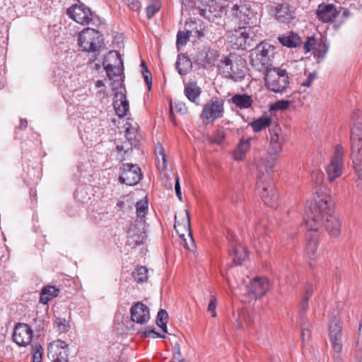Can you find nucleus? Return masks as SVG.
Listing matches in <instances>:
<instances>
[{
  "mask_svg": "<svg viewBox=\"0 0 362 362\" xmlns=\"http://www.w3.org/2000/svg\"><path fill=\"white\" fill-rule=\"evenodd\" d=\"M343 156L344 150L342 146L341 145H337L334 156L330 163L326 168L329 181L332 182L341 175L343 169Z\"/></svg>",
  "mask_w": 362,
  "mask_h": 362,
  "instance_id": "obj_13",
  "label": "nucleus"
},
{
  "mask_svg": "<svg viewBox=\"0 0 362 362\" xmlns=\"http://www.w3.org/2000/svg\"><path fill=\"white\" fill-rule=\"evenodd\" d=\"M175 65L178 73L182 76L186 75L192 68V62L185 54L177 55Z\"/></svg>",
  "mask_w": 362,
  "mask_h": 362,
  "instance_id": "obj_34",
  "label": "nucleus"
},
{
  "mask_svg": "<svg viewBox=\"0 0 362 362\" xmlns=\"http://www.w3.org/2000/svg\"><path fill=\"white\" fill-rule=\"evenodd\" d=\"M313 292V288L311 287L307 288L305 291V294L303 296L300 303V323L302 329V338L303 340H305V337L307 335L308 338L310 336V322L308 319H306L304 316L303 313L308 308V300Z\"/></svg>",
  "mask_w": 362,
  "mask_h": 362,
  "instance_id": "obj_18",
  "label": "nucleus"
},
{
  "mask_svg": "<svg viewBox=\"0 0 362 362\" xmlns=\"http://www.w3.org/2000/svg\"><path fill=\"white\" fill-rule=\"evenodd\" d=\"M232 12L240 24L245 25V26H255L257 25V18L256 15L245 5H233Z\"/></svg>",
  "mask_w": 362,
  "mask_h": 362,
  "instance_id": "obj_16",
  "label": "nucleus"
},
{
  "mask_svg": "<svg viewBox=\"0 0 362 362\" xmlns=\"http://www.w3.org/2000/svg\"><path fill=\"white\" fill-rule=\"evenodd\" d=\"M322 177V173L318 170L314 171L312 173V179L315 180L317 184H319Z\"/></svg>",
  "mask_w": 362,
  "mask_h": 362,
  "instance_id": "obj_60",
  "label": "nucleus"
},
{
  "mask_svg": "<svg viewBox=\"0 0 362 362\" xmlns=\"http://www.w3.org/2000/svg\"><path fill=\"white\" fill-rule=\"evenodd\" d=\"M59 293V288L52 286H46L43 287L40 292V302L43 304H47L51 299L57 296Z\"/></svg>",
  "mask_w": 362,
  "mask_h": 362,
  "instance_id": "obj_35",
  "label": "nucleus"
},
{
  "mask_svg": "<svg viewBox=\"0 0 362 362\" xmlns=\"http://www.w3.org/2000/svg\"><path fill=\"white\" fill-rule=\"evenodd\" d=\"M329 334L334 358L338 359L342 351V332L341 322L336 316L329 319Z\"/></svg>",
  "mask_w": 362,
  "mask_h": 362,
  "instance_id": "obj_8",
  "label": "nucleus"
},
{
  "mask_svg": "<svg viewBox=\"0 0 362 362\" xmlns=\"http://www.w3.org/2000/svg\"><path fill=\"white\" fill-rule=\"evenodd\" d=\"M43 349L40 344H35L33 348V362H41Z\"/></svg>",
  "mask_w": 362,
  "mask_h": 362,
  "instance_id": "obj_46",
  "label": "nucleus"
},
{
  "mask_svg": "<svg viewBox=\"0 0 362 362\" xmlns=\"http://www.w3.org/2000/svg\"><path fill=\"white\" fill-rule=\"evenodd\" d=\"M104 86H105L104 82L101 80L98 81L96 83V86L98 88L103 87Z\"/></svg>",
  "mask_w": 362,
  "mask_h": 362,
  "instance_id": "obj_63",
  "label": "nucleus"
},
{
  "mask_svg": "<svg viewBox=\"0 0 362 362\" xmlns=\"http://www.w3.org/2000/svg\"><path fill=\"white\" fill-rule=\"evenodd\" d=\"M272 243V238L270 236L262 235L258 238L255 247H257V251L267 252L270 249Z\"/></svg>",
  "mask_w": 362,
  "mask_h": 362,
  "instance_id": "obj_37",
  "label": "nucleus"
},
{
  "mask_svg": "<svg viewBox=\"0 0 362 362\" xmlns=\"http://www.w3.org/2000/svg\"><path fill=\"white\" fill-rule=\"evenodd\" d=\"M252 138H247V139H241L234 150L233 156L235 160H243L246 153L250 148V142Z\"/></svg>",
  "mask_w": 362,
  "mask_h": 362,
  "instance_id": "obj_26",
  "label": "nucleus"
},
{
  "mask_svg": "<svg viewBox=\"0 0 362 362\" xmlns=\"http://www.w3.org/2000/svg\"><path fill=\"white\" fill-rule=\"evenodd\" d=\"M78 45L85 52H96L103 45L102 35L95 29L87 28L79 33Z\"/></svg>",
  "mask_w": 362,
  "mask_h": 362,
  "instance_id": "obj_6",
  "label": "nucleus"
},
{
  "mask_svg": "<svg viewBox=\"0 0 362 362\" xmlns=\"http://www.w3.org/2000/svg\"><path fill=\"white\" fill-rule=\"evenodd\" d=\"M271 118L269 117H261L252 122L250 125L255 132H261L262 129L268 127L271 124Z\"/></svg>",
  "mask_w": 362,
  "mask_h": 362,
  "instance_id": "obj_36",
  "label": "nucleus"
},
{
  "mask_svg": "<svg viewBox=\"0 0 362 362\" xmlns=\"http://www.w3.org/2000/svg\"><path fill=\"white\" fill-rule=\"evenodd\" d=\"M175 353L174 354V358L177 361H180L181 358V350L180 345L178 342H176L174 346Z\"/></svg>",
  "mask_w": 362,
  "mask_h": 362,
  "instance_id": "obj_59",
  "label": "nucleus"
},
{
  "mask_svg": "<svg viewBox=\"0 0 362 362\" xmlns=\"http://www.w3.org/2000/svg\"><path fill=\"white\" fill-rule=\"evenodd\" d=\"M337 12H339V15H337L339 21L336 20L334 23V27L335 28H339L351 16L350 11L346 8L339 7V8L337 9Z\"/></svg>",
  "mask_w": 362,
  "mask_h": 362,
  "instance_id": "obj_38",
  "label": "nucleus"
},
{
  "mask_svg": "<svg viewBox=\"0 0 362 362\" xmlns=\"http://www.w3.org/2000/svg\"><path fill=\"white\" fill-rule=\"evenodd\" d=\"M220 74L226 78L238 83L243 81L246 76V71L242 65L240 60L234 54L224 57L218 64Z\"/></svg>",
  "mask_w": 362,
  "mask_h": 362,
  "instance_id": "obj_4",
  "label": "nucleus"
},
{
  "mask_svg": "<svg viewBox=\"0 0 362 362\" xmlns=\"http://www.w3.org/2000/svg\"><path fill=\"white\" fill-rule=\"evenodd\" d=\"M158 326L160 327L164 332H167V322Z\"/></svg>",
  "mask_w": 362,
  "mask_h": 362,
  "instance_id": "obj_62",
  "label": "nucleus"
},
{
  "mask_svg": "<svg viewBox=\"0 0 362 362\" xmlns=\"http://www.w3.org/2000/svg\"><path fill=\"white\" fill-rule=\"evenodd\" d=\"M352 144L351 159L358 177L362 180V139H351Z\"/></svg>",
  "mask_w": 362,
  "mask_h": 362,
  "instance_id": "obj_23",
  "label": "nucleus"
},
{
  "mask_svg": "<svg viewBox=\"0 0 362 362\" xmlns=\"http://www.w3.org/2000/svg\"><path fill=\"white\" fill-rule=\"evenodd\" d=\"M259 32L260 27L257 25L240 27L229 35L228 42L235 49H247L259 40L262 35Z\"/></svg>",
  "mask_w": 362,
  "mask_h": 362,
  "instance_id": "obj_3",
  "label": "nucleus"
},
{
  "mask_svg": "<svg viewBox=\"0 0 362 362\" xmlns=\"http://www.w3.org/2000/svg\"><path fill=\"white\" fill-rule=\"evenodd\" d=\"M270 145L265 158H259L255 160L256 170L258 172L259 179H269L274 172V168L278 156L282 151L283 139L279 133L281 129L278 127L269 130ZM261 181V180H259Z\"/></svg>",
  "mask_w": 362,
  "mask_h": 362,
  "instance_id": "obj_2",
  "label": "nucleus"
},
{
  "mask_svg": "<svg viewBox=\"0 0 362 362\" xmlns=\"http://www.w3.org/2000/svg\"><path fill=\"white\" fill-rule=\"evenodd\" d=\"M318 236L316 232L311 233L310 235H308L307 236V242L305 247V254L310 259H313L315 257L317 247H318Z\"/></svg>",
  "mask_w": 362,
  "mask_h": 362,
  "instance_id": "obj_30",
  "label": "nucleus"
},
{
  "mask_svg": "<svg viewBox=\"0 0 362 362\" xmlns=\"http://www.w3.org/2000/svg\"><path fill=\"white\" fill-rule=\"evenodd\" d=\"M358 331H359L360 333H362V320L360 322L359 330Z\"/></svg>",
  "mask_w": 362,
  "mask_h": 362,
  "instance_id": "obj_64",
  "label": "nucleus"
},
{
  "mask_svg": "<svg viewBox=\"0 0 362 362\" xmlns=\"http://www.w3.org/2000/svg\"><path fill=\"white\" fill-rule=\"evenodd\" d=\"M113 105L118 117H123L127 115L129 110V103L125 95L122 93H117L115 96Z\"/></svg>",
  "mask_w": 362,
  "mask_h": 362,
  "instance_id": "obj_25",
  "label": "nucleus"
},
{
  "mask_svg": "<svg viewBox=\"0 0 362 362\" xmlns=\"http://www.w3.org/2000/svg\"><path fill=\"white\" fill-rule=\"evenodd\" d=\"M264 80L267 88L274 93H283L289 86L288 73L280 67L267 69Z\"/></svg>",
  "mask_w": 362,
  "mask_h": 362,
  "instance_id": "obj_5",
  "label": "nucleus"
},
{
  "mask_svg": "<svg viewBox=\"0 0 362 362\" xmlns=\"http://www.w3.org/2000/svg\"><path fill=\"white\" fill-rule=\"evenodd\" d=\"M291 105V101L289 100H278L276 102L273 106L274 110H286L289 105Z\"/></svg>",
  "mask_w": 362,
  "mask_h": 362,
  "instance_id": "obj_53",
  "label": "nucleus"
},
{
  "mask_svg": "<svg viewBox=\"0 0 362 362\" xmlns=\"http://www.w3.org/2000/svg\"><path fill=\"white\" fill-rule=\"evenodd\" d=\"M231 102L240 109H247L252 107L253 100L247 94H235L231 98Z\"/></svg>",
  "mask_w": 362,
  "mask_h": 362,
  "instance_id": "obj_28",
  "label": "nucleus"
},
{
  "mask_svg": "<svg viewBox=\"0 0 362 362\" xmlns=\"http://www.w3.org/2000/svg\"><path fill=\"white\" fill-rule=\"evenodd\" d=\"M134 280L138 283H141L148 279V269L146 267H138L135 271L132 272Z\"/></svg>",
  "mask_w": 362,
  "mask_h": 362,
  "instance_id": "obj_39",
  "label": "nucleus"
},
{
  "mask_svg": "<svg viewBox=\"0 0 362 362\" xmlns=\"http://www.w3.org/2000/svg\"><path fill=\"white\" fill-rule=\"evenodd\" d=\"M66 13L71 19L81 25L95 24L93 13L83 4L71 6L67 9Z\"/></svg>",
  "mask_w": 362,
  "mask_h": 362,
  "instance_id": "obj_10",
  "label": "nucleus"
},
{
  "mask_svg": "<svg viewBox=\"0 0 362 362\" xmlns=\"http://www.w3.org/2000/svg\"><path fill=\"white\" fill-rule=\"evenodd\" d=\"M117 66H123V61L117 51H110L104 58L103 66L104 68H110L115 67Z\"/></svg>",
  "mask_w": 362,
  "mask_h": 362,
  "instance_id": "obj_33",
  "label": "nucleus"
},
{
  "mask_svg": "<svg viewBox=\"0 0 362 362\" xmlns=\"http://www.w3.org/2000/svg\"><path fill=\"white\" fill-rule=\"evenodd\" d=\"M184 93L187 99L195 104H198L199 99L202 93L201 88L195 83H189L185 86Z\"/></svg>",
  "mask_w": 362,
  "mask_h": 362,
  "instance_id": "obj_31",
  "label": "nucleus"
},
{
  "mask_svg": "<svg viewBox=\"0 0 362 362\" xmlns=\"http://www.w3.org/2000/svg\"><path fill=\"white\" fill-rule=\"evenodd\" d=\"M276 19L283 23H288L293 18V11L291 10L288 4H278L274 9Z\"/></svg>",
  "mask_w": 362,
  "mask_h": 362,
  "instance_id": "obj_24",
  "label": "nucleus"
},
{
  "mask_svg": "<svg viewBox=\"0 0 362 362\" xmlns=\"http://www.w3.org/2000/svg\"><path fill=\"white\" fill-rule=\"evenodd\" d=\"M186 214H187V228L189 230V235L190 236V239L192 241V247L189 246L187 245V243H186V247L189 250H192L193 247H194V243H193V238L192 237L191 232H190L189 215L187 211H186Z\"/></svg>",
  "mask_w": 362,
  "mask_h": 362,
  "instance_id": "obj_57",
  "label": "nucleus"
},
{
  "mask_svg": "<svg viewBox=\"0 0 362 362\" xmlns=\"http://www.w3.org/2000/svg\"><path fill=\"white\" fill-rule=\"evenodd\" d=\"M68 344L62 340H56L49 343L47 348V356L52 361L67 362Z\"/></svg>",
  "mask_w": 362,
  "mask_h": 362,
  "instance_id": "obj_15",
  "label": "nucleus"
},
{
  "mask_svg": "<svg viewBox=\"0 0 362 362\" xmlns=\"http://www.w3.org/2000/svg\"><path fill=\"white\" fill-rule=\"evenodd\" d=\"M168 317V314L165 310H160L156 319V325H160L163 323L167 322V319Z\"/></svg>",
  "mask_w": 362,
  "mask_h": 362,
  "instance_id": "obj_52",
  "label": "nucleus"
},
{
  "mask_svg": "<svg viewBox=\"0 0 362 362\" xmlns=\"http://www.w3.org/2000/svg\"><path fill=\"white\" fill-rule=\"evenodd\" d=\"M270 48L269 45L260 43L251 54L252 66L257 71H263L264 74L267 69L272 68L271 66Z\"/></svg>",
  "mask_w": 362,
  "mask_h": 362,
  "instance_id": "obj_7",
  "label": "nucleus"
},
{
  "mask_svg": "<svg viewBox=\"0 0 362 362\" xmlns=\"http://www.w3.org/2000/svg\"><path fill=\"white\" fill-rule=\"evenodd\" d=\"M230 254L233 257V262L236 265H240L247 257L248 252L241 245L233 246V249L230 250Z\"/></svg>",
  "mask_w": 362,
  "mask_h": 362,
  "instance_id": "obj_32",
  "label": "nucleus"
},
{
  "mask_svg": "<svg viewBox=\"0 0 362 362\" xmlns=\"http://www.w3.org/2000/svg\"><path fill=\"white\" fill-rule=\"evenodd\" d=\"M354 125L351 132V139H362V112L358 111L354 113Z\"/></svg>",
  "mask_w": 362,
  "mask_h": 362,
  "instance_id": "obj_29",
  "label": "nucleus"
},
{
  "mask_svg": "<svg viewBox=\"0 0 362 362\" xmlns=\"http://www.w3.org/2000/svg\"><path fill=\"white\" fill-rule=\"evenodd\" d=\"M157 158L156 162L158 163V168L159 170H165L167 167L166 156L164 153V150L162 147L156 149Z\"/></svg>",
  "mask_w": 362,
  "mask_h": 362,
  "instance_id": "obj_41",
  "label": "nucleus"
},
{
  "mask_svg": "<svg viewBox=\"0 0 362 362\" xmlns=\"http://www.w3.org/2000/svg\"><path fill=\"white\" fill-rule=\"evenodd\" d=\"M191 36L189 31H179L177 35L176 45L178 48L185 46Z\"/></svg>",
  "mask_w": 362,
  "mask_h": 362,
  "instance_id": "obj_43",
  "label": "nucleus"
},
{
  "mask_svg": "<svg viewBox=\"0 0 362 362\" xmlns=\"http://www.w3.org/2000/svg\"><path fill=\"white\" fill-rule=\"evenodd\" d=\"M130 314L132 320L140 325L145 324L150 319L149 309L141 302H138L132 306Z\"/></svg>",
  "mask_w": 362,
  "mask_h": 362,
  "instance_id": "obj_21",
  "label": "nucleus"
},
{
  "mask_svg": "<svg viewBox=\"0 0 362 362\" xmlns=\"http://www.w3.org/2000/svg\"><path fill=\"white\" fill-rule=\"evenodd\" d=\"M316 76V74L315 73H310L309 75L308 76L306 80L302 83V86H305V87H309L313 81L314 80V78H315Z\"/></svg>",
  "mask_w": 362,
  "mask_h": 362,
  "instance_id": "obj_58",
  "label": "nucleus"
},
{
  "mask_svg": "<svg viewBox=\"0 0 362 362\" xmlns=\"http://www.w3.org/2000/svg\"><path fill=\"white\" fill-rule=\"evenodd\" d=\"M272 175L269 179H261L259 180L258 172L257 171V189L261 190L260 195L266 205L269 207H276L278 204V194L273 185L270 184Z\"/></svg>",
  "mask_w": 362,
  "mask_h": 362,
  "instance_id": "obj_9",
  "label": "nucleus"
},
{
  "mask_svg": "<svg viewBox=\"0 0 362 362\" xmlns=\"http://www.w3.org/2000/svg\"><path fill=\"white\" fill-rule=\"evenodd\" d=\"M27 125H28V122L26 119H21V125H20V128L23 129H25L27 127Z\"/></svg>",
  "mask_w": 362,
  "mask_h": 362,
  "instance_id": "obj_61",
  "label": "nucleus"
},
{
  "mask_svg": "<svg viewBox=\"0 0 362 362\" xmlns=\"http://www.w3.org/2000/svg\"><path fill=\"white\" fill-rule=\"evenodd\" d=\"M191 36H194L196 37L201 38L202 37H204V28H202V25H196L194 28L192 29V30L189 31Z\"/></svg>",
  "mask_w": 362,
  "mask_h": 362,
  "instance_id": "obj_54",
  "label": "nucleus"
},
{
  "mask_svg": "<svg viewBox=\"0 0 362 362\" xmlns=\"http://www.w3.org/2000/svg\"><path fill=\"white\" fill-rule=\"evenodd\" d=\"M122 173L119 180L127 185H135L139 182L142 174L140 168L132 163H123L120 168Z\"/></svg>",
  "mask_w": 362,
  "mask_h": 362,
  "instance_id": "obj_12",
  "label": "nucleus"
},
{
  "mask_svg": "<svg viewBox=\"0 0 362 362\" xmlns=\"http://www.w3.org/2000/svg\"><path fill=\"white\" fill-rule=\"evenodd\" d=\"M160 4L158 3H154L148 5L146 7V16L148 18H151L153 16L159 11Z\"/></svg>",
  "mask_w": 362,
  "mask_h": 362,
  "instance_id": "obj_50",
  "label": "nucleus"
},
{
  "mask_svg": "<svg viewBox=\"0 0 362 362\" xmlns=\"http://www.w3.org/2000/svg\"><path fill=\"white\" fill-rule=\"evenodd\" d=\"M144 335L146 337H152V338H165L164 335H162L155 331L154 328L146 327L144 332Z\"/></svg>",
  "mask_w": 362,
  "mask_h": 362,
  "instance_id": "obj_51",
  "label": "nucleus"
},
{
  "mask_svg": "<svg viewBox=\"0 0 362 362\" xmlns=\"http://www.w3.org/2000/svg\"><path fill=\"white\" fill-rule=\"evenodd\" d=\"M330 197L321 189L316 192L314 202L307 206L303 216V223L308 230L317 232L322 225L332 237L340 233L341 223L331 210Z\"/></svg>",
  "mask_w": 362,
  "mask_h": 362,
  "instance_id": "obj_1",
  "label": "nucleus"
},
{
  "mask_svg": "<svg viewBox=\"0 0 362 362\" xmlns=\"http://www.w3.org/2000/svg\"><path fill=\"white\" fill-rule=\"evenodd\" d=\"M175 193H176L177 198L180 201H182L181 187H180V178L178 176H177L176 179H175Z\"/></svg>",
  "mask_w": 362,
  "mask_h": 362,
  "instance_id": "obj_56",
  "label": "nucleus"
},
{
  "mask_svg": "<svg viewBox=\"0 0 362 362\" xmlns=\"http://www.w3.org/2000/svg\"><path fill=\"white\" fill-rule=\"evenodd\" d=\"M221 0H202L199 7V14L209 21H214L216 18L225 12Z\"/></svg>",
  "mask_w": 362,
  "mask_h": 362,
  "instance_id": "obj_14",
  "label": "nucleus"
},
{
  "mask_svg": "<svg viewBox=\"0 0 362 362\" xmlns=\"http://www.w3.org/2000/svg\"><path fill=\"white\" fill-rule=\"evenodd\" d=\"M279 40L283 46L287 47H296L301 42L299 35L293 32H288L282 35L279 37Z\"/></svg>",
  "mask_w": 362,
  "mask_h": 362,
  "instance_id": "obj_27",
  "label": "nucleus"
},
{
  "mask_svg": "<svg viewBox=\"0 0 362 362\" xmlns=\"http://www.w3.org/2000/svg\"><path fill=\"white\" fill-rule=\"evenodd\" d=\"M13 339L18 346H26L33 339V330L28 325L18 323L15 327Z\"/></svg>",
  "mask_w": 362,
  "mask_h": 362,
  "instance_id": "obj_19",
  "label": "nucleus"
},
{
  "mask_svg": "<svg viewBox=\"0 0 362 362\" xmlns=\"http://www.w3.org/2000/svg\"><path fill=\"white\" fill-rule=\"evenodd\" d=\"M317 18L323 23L332 22L334 18H337L339 12L333 4L322 3L320 4L316 11Z\"/></svg>",
  "mask_w": 362,
  "mask_h": 362,
  "instance_id": "obj_22",
  "label": "nucleus"
},
{
  "mask_svg": "<svg viewBox=\"0 0 362 362\" xmlns=\"http://www.w3.org/2000/svg\"><path fill=\"white\" fill-rule=\"evenodd\" d=\"M148 209V203L146 199H141L136 202V210L138 217L144 218L147 214Z\"/></svg>",
  "mask_w": 362,
  "mask_h": 362,
  "instance_id": "obj_40",
  "label": "nucleus"
},
{
  "mask_svg": "<svg viewBox=\"0 0 362 362\" xmlns=\"http://www.w3.org/2000/svg\"><path fill=\"white\" fill-rule=\"evenodd\" d=\"M141 73L145 80L146 85L148 86V90H151L152 86V76L151 74L148 69L146 64L144 61L141 62Z\"/></svg>",
  "mask_w": 362,
  "mask_h": 362,
  "instance_id": "obj_42",
  "label": "nucleus"
},
{
  "mask_svg": "<svg viewBox=\"0 0 362 362\" xmlns=\"http://www.w3.org/2000/svg\"><path fill=\"white\" fill-rule=\"evenodd\" d=\"M217 305L216 298L214 295L210 296V301L208 305V312L211 314L212 317L216 316V308Z\"/></svg>",
  "mask_w": 362,
  "mask_h": 362,
  "instance_id": "obj_48",
  "label": "nucleus"
},
{
  "mask_svg": "<svg viewBox=\"0 0 362 362\" xmlns=\"http://www.w3.org/2000/svg\"><path fill=\"white\" fill-rule=\"evenodd\" d=\"M269 288V283L268 279L262 277L253 279L250 284L247 286L248 294L256 299L265 295Z\"/></svg>",
  "mask_w": 362,
  "mask_h": 362,
  "instance_id": "obj_20",
  "label": "nucleus"
},
{
  "mask_svg": "<svg viewBox=\"0 0 362 362\" xmlns=\"http://www.w3.org/2000/svg\"><path fill=\"white\" fill-rule=\"evenodd\" d=\"M54 325L61 333H66L69 331L70 326L64 318L58 317L54 320Z\"/></svg>",
  "mask_w": 362,
  "mask_h": 362,
  "instance_id": "obj_44",
  "label": "nucleus"
},
{
  "mask_svg": "<svg viewBox=\"0 0 362 362\" xmlns=\"http://www.w3.org/2000/svg\"><path fill=\"white\" fill-rule=\"evenodd\" d=\"M224 113V101L218 98H213L206 103L201 114V117L207 122H212L223 117Z\"/></svg>",
  "mask_w": 362,
  "mask_h": 362,
  "instance_id": "obj_11",
  "label": "nucleus"
},
{
  "mask_svg": "<svg viewBox=\"0 0 362 362\" xmlns=\"http://www.w3.org/2000/svg\"><path fill=\"white\" fill-rule=\"evenodd\" d=\"M126 127V138L129 141H132L136 138V129L130 124H127Z\"/></svg>",
  "mask_w": 362,
  "mask_h": 362,
  "instance_id": "obj_55",
  "label": "nucleus"
},
{
  "mask_svg": "<svg viewBox=\"0 0 362 362\" xmlns=\"http://www.w3.org/2000/svg\"><path fill=\"white\" fill-rule=\"evenodd\" d=\"M226 138V134L223 129H218L214 134L212 141L216 144H221L223 142Z\"/></svg>",
  "mask_w": 362,
  "mask_h": 362,
  "instance_id": "obj_49",
  "label": "nucleus"
},
{
  "mask_svg": "<svg viewBox=\"0 0 362 362\" xmlns=\"http://www.w3.org/2000/svg\"><path fill=\"white\" fill-rule=\"evenodd\" d=\"M105 69L107 76L111 80L113 79L115 76H119L123 71V66H117L115 67H107L104 68Z\"/></svg>",
  "mask_w": 362,
  "mask_h": 362,
  "instance_id": "obj_45",
  "label": "nucleus"
},
{
  "mask_svg": "<svg viewBox=\"0 0 362 362\" xmlns=\"http://www.w3.org/2000/svg\"><path fill=\"white\" fill-rule=\"evenodd\" d=\"M174 107L175 110L181 115H185L187 112V107L185 103L180 100H175Z\"/></svg>",
  "mask_w": 362,
  "mask_h": 362,
  "instance_id": "obj_47",
  "label": "nucleus"
},
{
  "mask_svg": "<svg viewBox=\"0 0 362 362\" xmlns=\"http://www.w3.org/2000/svg\"><path fill=\"white\" fill-rule=\"evenodd\" d=\"M303 48L305 52L313 50L315 57L322 59L327 52L329 45L322 39L317 40L314 36H311L308 37Z\"/></svg>",
  "mask_w": 362,
  "mask_h": 362,
  "instance_id": "obj_17",
  "label": "nucleus"
}]
</instances>
